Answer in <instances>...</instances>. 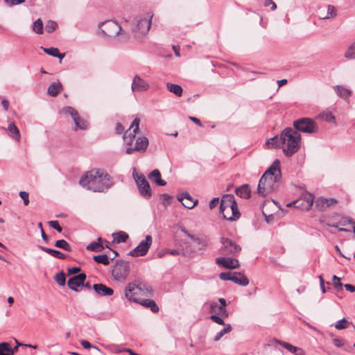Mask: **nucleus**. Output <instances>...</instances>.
Segmentation results:
<instances>
[{
  "label": "nucleus",
  "instance_id": "nucleus-1",
  "mask_svg": "<svg viewBox=\"0 0 355 355\" xmlns=\"http://www.w3.org/2000/svg\"><path fill=\"white\" fill-rule=\"evenodd\" d=\"M79 184L94 192H105L113 184L110 175L102 169L89 171L80 178Z\"/></svg>",
  "mask_w": 355,
  "mask_h": 355
},
{
  "label": "nucleus",
  "instance_id": "nucleus-2",
  "mask_svg": "<svg viewBox=\"0 0 355 355\" xmlns=\"http://www.w3.org/2000/svg\"><path fill=\"white\" fill-rule=\"evenodd\" d=\"M281 179L280 162L275 159L261 177L257 187L258 194L264 197L271 193L279 187Z\"/></svg>",
  "mask_w": 355,
  "mask_h": 355
},
{
  "label": "nucleus",
  "instance_id": "nucleus-3",
  "mask_svg": "<svg viewBox=\"0 0 355 355\" xmlns=\"http://www.w3.org/2000/svg\"><path fill=\"white\" fill-rule=\"evenodd\" d=\"M281 148L285 155L291 157L298 151L301 135L291 128H285L280 135Z\"/></svg>",
  "mask_w": 355,
  "mask_h": 355
},
{
  "label": "nucleus",
  "instance_id": "nucleus-4",
  "mask_svg": "<svg viewBox=\"0 0 355 355\" xmlns=\"http://www.w3.org/2000/svg\"><path fill=\"white\" fill-rule=\"evenodd\" d=\"M98 34L109 37H119L121 42L130 41V34L122 29L121 26L114 20H107L98 24Z\"/></svg>",
  "mask_w": 355,
  "mask_h": 355
},
{
  "label": "nucleus",
  "instance_id": "nucleus-5",
  "mask_svg": "<svg viewBox=\"0 0 355 355\" xmlns=\"http://www.w3.org/2000/svg\"><path fill=\"white\" fill-rule=\"evenodd\" d=\"M220 212L223 214V218L227 220L234 221L239 218L241 214L233 195L226 194L222 197Z\"/></svg>",
  "mask_w": 355,
  "mask_h": 355
},
{
  "label": "nucleus",
  "instance_id": "nucleus-6",
  "mask_svg": "<svg viewBox=\"0 0 355 355\" xmlns=\"http://www.w3.org/2000/svg\"><path fill=\"white\" fill-rule=\"evenodd\" d=\"M153 289L147 286L146 284L139 282V284L130 283L125 289V296L130 300L135 302H139V296H152Z\"/></svg>",
  "mask_w": 355,
  "mask_h": 355
},
{
  "label": "nucleus",
  "instance_id": "nucleus-7",
  "mask_svg": "<svg viewBox=\"0 0 355 355\" xmlns=\"http://www.w3.org/2000/svg\"><path fill=\"white\" fill-rule=\"evenodd\" d=\"M130 274V265L128 261L116 260L112 270V277L116 282L122 283Z\"/></svg>",
  "mask_w": 355,
  "mask_h": 355
},
{
  "label": "nucleus",
  "instance_id": "nucleus-8",
  "mask_svg": "<svg viewBox=\"0 0 355 355\" xmlns=\"http://www.w3.org/2000/svg\"><path fill=\"white\" fill-rule=\"evenodd\" d=\"M293 126L297 130L305 133H313L318 130L316 123L309 118H302L295 121Z\"/></svg>",
  "mask_w": 355,
  "mask_h": 355
},
{
  "label": "nucleus",
  "instance_id": "nucleus-9",
  "mask_svg": "<svg viewBox=\"0 0 355 355\" xmlns=\"http://www.w3.org/2000/svg\"><path fill=\"white\" fill-rule=\"evenodd\" d=\"M220 243L222 246L219 252L222 254L236 256L241 250V248L239 245L228 238L222 237Z\"/></svg>",
  "mask_w": 355,
  "mask_h": 355
},
{
  "label": "nucleus",
  "instance_id": "nucleus-10",
  "mask_svg": "<svg viewBox=\"0 0 355 355\" xmlns=\"http://www.w3.org/2000/svg\"><path fill=\"white\" fill-rule=\"evenodd\" d=\"M133 176L136 181L137 185L138 187L139 191L141 195L145 198H149L152 196L151 189L150 184L145 178V176L142 174L138 175L136 173L135 169L133 172Z\"/></svg>",
  "mask_w": 355,
  "mask_h": 355
},
{
  "label": "nucleus",
  "instance_id": "nucleus-11",
  "mask_svg": "<svg viewBox=\"0 0 355 355\" xmlns=\"http://www.w3.org/2000/svg\"><path fill=\"white\" fill-rule=\"evenodd\" d=\"M151 26V19L144 18L137 21V24L132 28L134 37L138 40L146 35Z\"/></svg>",
  "mask_w": 355,
  "mask_h": 355
},
{
  "label": "nucleus",
  "instance_id": "nucleus-12",
  "mask_svg": "<svg viewBox=\"0 0 355 355\" xmlns=\"http://www.w3.org/2000/svg\"><path fill=\"white\" fill-rule=\"evenodd\" d=\"M152 236L150 235L146 236L145 239L142 240L135 248L132 250L128 253V255L132 257H142L146 255L152 245Z\"/></svg>",
  "mask_w": 355,
  "mask_h": 355
},
{
  "label": "nucleus",
  "instance_id": "nucleus-13",
  "mask_svg": "<svg viewBox=\"0 0 355 355\" xmlns=\"http://www.w3.org/2000/svg\"><path fill=\"white\" fill-rule=\"evenodd\" d=\"M62 112L65 114H69L71 115L76 127L74 128L75 130L78 129L85 130L87 128L88 123L87 121L80 117L78 112L72 107H66L62 109Z\"/></svg>",
  "mask_w": 355,
  "mask_h": 355
},
{
  "label": "nucleus",
  "instance_id": "nucleus-14",
  "mask_svg": "<svg viewBox=\"0 0 355 355\" xmlns=\"http://www.w3.org/2000/svg\"><path fill=\"white\" fill-rule=\"evenodd\" d=\"M140 119L136 117L131 123L128 130L123 135V141L128 146H131L135 138L136 134L139 130Z\"/></svg>",
  "mask_w": 355,
  "mask_h": 355
},
{
  "label": "nucleus",
  "instance_id": "nucleus-15",
  "mask_svg": "<svg viewBox=\"0 0 355 355\" xmlns=\"http://www.w3.org/2000/svg\"><path fill=\"white\" fill-rule=\"evenodd\" d=\"M148 146V139L146 137H139L136 139V143L134 147H128L125 150V153L130 155L134 152L144 153Z\"/></svg>",
  "mask_w": 355,
  "mask_h": 355
},
{
  "label": "nucleus",
  "instance_id": "nucleus-16",
  "mask_svg": "<svg viewBox=\"0 0 355 355\" xmlns=\"http://www.w3.org/2000/svg\"><path fill=\"white\" fill-rule=\"evenodd\" d=\"M216 263L227 269L237 268L240 266L237 259L230 257H218L216 259Z\"/></svg>",
  "mask_w": 355,
  "mask_h": 355
},
{
  "label": "nucleus",
  "instance_id": "nucleus-17",
  "mask_svg": "<svg viewBox=\"0 0 355 355\" xmlns=\"http://www.w3.org/2000/svg\"><path fill=\"white\" fill-rule=\"evenodd\" d=\"M150 87L149 84L142 79L139 76L136 75L133 78L131 89L132 92H140L147 91Z\"/></svg>",
  "mask_w": 355,
  "mask_h": 355
},
{
  "label": "nucleus",
  "instance_id": "nucleus-18",
  "mask_svg": "<svg viewBox=\"0 0 355 355\" xmlns=\"http://www.w3.org/2000/svg\"><path fill=\"white\" fill-rule=\"evenodd\" d=\"M86 279V275L85 273H80L68 280V286L73 291H78L77 287L84 285Z\"/></svg>",
  "mask_w": 355,
  "mask_h": 355
},
{
  "label": "nucleus",
  "instance_id": "nucleus-19",
  "mask_svg": "<svg viewBox=\"0 0 355 355\" xmlns=\"http://www.w3.org/2000/svg\"><path fill=\"white\" fill-rule=\"evenodd\" d=\"M300 201H302V202L299 205H296V207L301 206L302 209L308 210L312 207L313 204L314 196L310 193H306L301 197L299 200L294 202V204H297Z\"/></svg>",
  "mask_w": 355,
  "mask_h": 355
},
{
  "label": "nucleus",
  "instance_id": "nucleus-20",
  "mask_svg": "<svg viewBox=\"0 0 355 355\" xmlns=\"http://www.w3.org/2000/svg\"><path fill=\"white\" fill-rule=\"evenodd\" d=\"M337 9L333 5H327L326 9V13H324V9L322 8L319 10V16L322 19H329L335 18L337 16Z\"/></svg>",
  "mask_w": 355,
  "mask_h": 355
},
{
  "label": "nucleus",
  "instance_id": "nucleus-21",
  "mask_svg": "<svg viewBox=\"0 0 355 355\" xmlns=\"http://www.w3.org/2000/svg\"><path fill=\"white\" fill-rule=\"evenodd\" d=\"M93 288L95 292L101 296H110L114 293L112 288L103 284H95L93 286Z\"/></svg>",
  "mask_w": 355,
  "mask_h": 355
},
{
  "label": "nucleus",
  "instance_id": "nucleus-22",
  "mask_svg": "<svg viewBox=\"0 0 355 355\" xmlns=\"http://www.w3.org/2000/svg\"><path fill=\"white\" fill-rule=\"evenodd\" d=\"M178 200L182 202L184 207L191 209L196 205L198 200H194L188 193H183L178 197Z\"/></svg>",
  "mask_w": 355,
  "mask_h": 355
},
{
  "label": "nucleus",
  "instance_id": "nucleus-23",
  "mask_svg": "<svg viewBox=\"0 0 355 355\" xmlns=\"http://www.w3.org/2000/svg\"><path fill=\"white\" fill-rule=\"evenodd\" d=\"M336 202V200L334 198H319L315 201L316 206L320 210H324L327 208L331 206L332 205L335 204Z\"/></svg>",
  "mask_w": 355,
  "mask_h": 355
},
{
  "label": "nucleus",
  "instance_id": "nucleus-24",
  "mask_svg": "<svg viewBox=\"0 0 355 355\" xmlns=\"http://www.w3.org/2000/svg\"><path fill=\"white\" fill-rule=\"evenodd\" d=\"M334 89L336 94L344 100H347L352 96V91L342 85H336Z\"/></svg>",
  "mask_w": 355,
  "mask_h": 355
},
{
  "label": "nucleus",
  "instance_id": "nucleus-25",
  "mask_svg": "<svg viewBox=\"0 0 355 355\" xmlns=\"http://www.w3.org/2000/svg\"><path fill=\"white\" fill-rule=\"evenodd\" d=\"M232 282L243 286H245L249 284V279L244 274L236 272H233Z\"/></svg>",
  "mask_w": 355,
  "mask_h": 355
},
{
  "label": "nucleus",
  "instance_id": "nucleus-26",
  "mask_svg": "<svg viewBox=\"0 0 355 355\" xmlns=\"http://www.w3.org/2000/svg\"><path fill=\"white\" fill-rule=\"evenodd\" d=\"M148 178L159 186H165L166 182L162 179L161 173L158 169H154L148 175Z\"/></svg>",
  "mask_w": 355,
  "mask_h": 355
},
{
  "label": "nucleus",
  "instance_id": "nucleus-27",
  "mask_svg": "<svg viewBox=\"0 0 355 355\" xmlns=\"http://www.w3.org/2000/svg\"><path fill=\"white\" fill-rule=\"evenodd\" d=\"M235 193L240 198L248 199L250 197L251 191L248 184H243L236 189Z\"/></svg>",
  "mask_w": 355,
  "mask_h": 355
},
{
  "label": "nucleus",
  "instance_id": "nucleus-28",
  "mask_svg": "<svg viewBox=\"0 0 355 355\" xmlns=\"http://www.w3.org/2000/svg\"><path fill=\"white\" fill-rule=\"evenodd\" d=\"M38 248L41 249L42 251L48 253L49 254L51 255L53 257L60 259H65L67 257V255L62 253L59 250L51 249L49 248L44 247L42 245H38Z\"/></svg>",
  "mask_w": 355,
  "mask_h": 355
},
{
  "label": "nucleus",
  "instance_id": "nucleus-29",
  "mask_svg": "<svg viewBox=\"0 0 355 355\" xmlns=\"http://www.w3.org/2000/svg\"><path fill=\"white\" fill-rule=\"evenodd\" d=\"M62 86L60 82L51 83L47 89V93L51 96H56L61 91Z\"/></svg>",
  "mask_w": 355,
  "mask_h": 355
},
{
  "label": "nucleus",
  "instance_id": "nucleus-30",
  "mask_svg": "<svg viewBox=\"0 0 355 355\" xmlns=\"http://www.w3.org/2000/svg\"><path fill=\"white\" fill-rule=\"evenodd\" d=\"M7 130L9 132V136L16 141H19L20 140V132L18 128L15 125L14 123H10L7 128Z\"/></svg>",
  "mask_w": 355,
  "mask_h": 355
},
{
  "label": "nucleus",
  "instance_id": "nucleus-31",
  "mask_svg": "<svg viewBox=\"0 0 355 355\" xmlns=\"http://www.w3.org/2000/svg\"><path fill=\"white\" fill-rule=\"evenodd\" d=\"M138 303H139L140 304H141L142 306H144L145 307L150 308V309L153 313H157V312L159 311L158 306L156 304L155 301L153 300H149V299L141 300V299H139V302Z\"/></svg>",
  "mask_w": 355,
  "mask_h": 355
},
{
  "label": "nucleus",
  "instance_id": "nucleus-32",
  "mask_svg": "<svg viewBox=\"0 0 355 355\" xmlns=\"http://www.w3.org/2000/svg\"><path fill=\"white\" fill-rule=\"evenodd\" d=\"M102 239L98 238V241H93L87 246V250L92 252H101L103 250L104 247L102 245Z\"/></svg>",
  "mask_w": 355,
  "mask_h": 355
},
{
  "label": "nucleus",
  "instance_id": "nucleus-33",
  "mask_svg": "<svg viewBox=\"0 0 355 355\" xmlns=\"http://www.w3.org/2000/svg\"><path fill=\"white\" fill-rule=\"evenodd\" d=\"M166 88L169 92L173 93L174 94H175L178 96H181L182 94V92H183L182 88L179 85L167 83Z\"/></svg>",
  "mask_w": 355,
  "mask_h": 355
},
{
  "label": "nucleus",
  "instance_id": "nucleus-34",
  "mask_svg": "<svg viewBox=\"0 0 355 355\" xmlns=\"http://www.w3.org/2000/svg\"><path fill=\"white\" fill-rule=\"evenodd\" d=\"M43 51L46 53L47 54L53 56V57H57L60 59H62L64 57V53H60L57 48H55L53 46H51L49 48H43L41 47Z\"/></svg>",
  "mask_w": 355,
  "mask_h": 355
},
{
  "label": "nucleus",
  "instance_id": "nucleus-35",
  "mask_svg": "<svg viewBox=\"0 0 355 355\" xmlns=\"http://www.w3.org/2000/svg\"><path fill=\"white\" fill-rule=\"evenodd\" d=\"M114 241L120 243H124L128 239V234L124 232H119L112 234Z\"/></svg>",
  "mask_w": 355,
  "mask_h": 355
},
{
  "label": "nucleus",
  "instance_id": "nucleus-36",
  "mask_svg": "<svg viewBox=\"0 0 355 355\" xmlns=\"http://www.w3.org/2000/svg\"><path fill=\"white\" fill-rule=\"evenodd\" d=\"M273 343L281 345L282 346H283L284 347H285L286 349H287L288 350H289L290 352H293V353H295L296 352V350L297 349V348L296 347H294L289 343H287L285 342H282L277 339L272 340L270 341V343L268 344V346L272 345Z\"/></svg>",
  "mask_w": 355,
  "mask_h": 355
},
{
  "label": "nucleus",
  "instance_id": "nucleus-37",
  "mask_svg": "<svg viewBox=\"0 0 355 355\" xmlns=\"http://www.w3.org/2000/svg\"><path fill=\"white\" fill-rule=\"evenodd\" d=\"M54 245L56 248L63 249L66 251L71 252V245L64 239L58 240L55 242Z\"/></svg>",
  "mask_w": 355,
  "mask_h": 355
},
{
  "label": "nucleus",
  "instance_id": "nucleus-38",
  "mask_svg": "<svg viewBox=\"0 0 355 355\" xmlns=\"http://www.w3.org/2000/svg\"><path fill=\"white\" fill-rule=\"evenodd\" d=\"M93 259L98 263H102L105 266L110 264V259L107 254L95 255Z\"/></svg>",
  "mask_w": 355,
  "mask_h": 355
},
{
  "label": "nucleus",
  "instance_id": "nucleus-39",
  "mask_svg": "<svg viewBox=\"0 0 355 355\" xmlns=\"http://www.w3.org/2000/svg\"><path fill=\"white\" fill-rule=\"evenodd\" d=\"M232 331V327L230 324H225V327L220 331L218 333L216 334L215 336L214 340V341H218L221 339V338L226 334Z\"/></svg>",
  "mask_w": 355,
  "mask_h": 355
},
{
  "label": "nucleus",
  "instance_id": "nucleus-40",
  "mask_svg": "<svg viewBox=\"0 0 355 355\" xmlns=\"http://www.w3.org/2000/svg\"><path fill=\"white\" fill-rule=\"evenodd\" d=\"M266 144L270 148H275L281 146L280 137H274L267 140Z\"/></svg>",
  "mask_w": 355,
  "mask_h": 355
},
{
  "label": "nucleus",
  "instance_id": "nucleus-41",
  "mask_svg": "<svg viewBox=\"0 0 355 355\" xmlns=\"http://www.w3.org/2000/svg\"><path fill=\"white\" fill-rule=\"evenodd\" d=\"M0 355H12V352L10 351L9 348V343H0Z\"/></svg>",
  "mask_w": 355,
  "mask_h": 355
},
{
  "label": "nucleus",
  "instance_id": "nucleus-42",
  "mask_svg": "<svg viewBox=\"0 0 355 355\" xmlns=\"http://www.w3.org/2000/svg\"><path fill=\"white\" fill-rule=\"evenodd\" d=\"M349 324L350 322L349 321H347L345 318H343L336 322L335 324V328L338 330L345 329L348 328Z\"/></svg>",
  "mask_w": 355,
  "mask_h": 355
},
{
  "label": "nucleus",
  "instance_id": "nucleus-43",
  "mask_svg": "<svg viewBox=\"0 0 355 355\" xmlns=\"http://www.w3.org/2000/svg\"><path fill=\"white\" fill-rule=\"evenodd\" d=\"M33 31L38 33V34H40L42 33V30H43V23H42V21L40 19H37L34 23H33Z\"/></svg>",
  "mask_w": 355,
  "mask_h": 355
},
{
  "label": "nucleus",
  "instance_id": "nucleus-44",
  "mask_svg": "<svg viewBox=\"0 0 355 355\" xmlns=\"http://www.w3.org/2000/svg\"><path fill=\"white\" fill-rule=\"evenodd\" d=\"M333 343L334 345L337 347H343V349L345 351L349 352L351 349L350 347H345V340L342 338H334L333 339Z\"/></svg>",
  "mask_w": 355,
  "mask_h": 355
},
{
  "label": "nucleus",
  "instance_id": "nucleus-45",
  "mask_svg": "<svg viewBox=\"0 0 355 355\" xmlns=\"http://www.w3.org/2000/svg\"><path fill=\"white\" fill-rule=\"evenodd\" d=\"M55 280L58 285L64 286L66 283V279L64 272H61L60 273L56 274L55 277Z\"/></svg>",
  "mask_w": 355,
  "mask_h": 355
},
{
  "label": "nucleus",
  "instance_id": "nucleus-46",
  "mask_svg": "<svg viewBox=\"0 0 355 355\" xmlns=\"http://www.w3.org/2000/svg\"><path fill=\"white\" fill-rule=\"evenodd\" d=\"M58 26V24H56V22L53 21H49L45 27H44V29L45 31L47 32V33H51L53 32V31L55 30V28H57Z\"/></svg>",
  "mask_w": 355,
  "mask_h": 355
},
{
  "label": "nucleus",
  "instance_id": "nucleus-47",
  "mask_svg": "<svg viewBox=\"0 0 355 355\" xmlns=\"http://www.w3.org/2000/svg\"><path fill=\"white\" fill-rule=\"evenodd\" d=\"M345 57L348 59L355 58V46H349L347 51L345 52Z\"/></svg>",
  "mask_w": 355,
  "mask_h": 355
},
{
  "label": "nucleus",
  "instance_id": "nucleus-48",
  "mask_svg": "<svg viewBox=\"0 0 355 355\" xmlns=\"http://www.w3.org/2000/svg\"><path fill=\"white\" fill-rule=\"evenodd\" d=\"M48 223L51 227L56 230L58 232H61L62 231V228L58 220H51Z\"/></svg>",
  "mask_w": 355,
  "mask_h": 355
},
{
  "label": "nucleus",
  "instance_id": "nucleus-49",
  "mask_svg": "<svg viewBox=\"0 0 355 355\" xmlns=\"http://www.w3.org/2000/svg\"><path fill=\"white\" fill-rule=\"evenodd\" d=\"M334 286L336 290H342L343 284L340 283V279L336 275L333 277Z\"/></svg>",
  "mask_w": 355,
  "mask_h": 355
},
{
  "label": "nucleus",
  "instance_id": "nucleus-50",
  "mask_svg": "<svg viewBox=\"0 0 355 355\" xmlns=\"http://www.w3.org/2000/svg\"><path fill=\"white\" fill-rule=\"evenodd\" d=\"M233 273L231 272H221L219 275V277L222 280L232 281Z\"/></svg>",
  "mask_w": 355,
  "mask_h": 355
},
{
  "label": "nucleus",
  "instance_id": "nucleus-51",
  "mask_svg": "<svg viewBox=\"0 0 355 355\" xmlns=\"http://www.w3.org/2000/svg\"><path fill=\"white\" fill-rule=\"evenodd\" d=\"M19 196L23 199L24 205H28L29 203L28 193L26 191H20Z\"/></svg>",
  "mask_w": 355,
  "mask_h": 355
},
{
  "label": "nucleus",
  "instance_id": "nucleus-52",
  "mask_svg": "<svg viewBox=\"0 0 355 355\" xmlns=\"http://www.w3.org/2000/svg\"><path fill=\"white\" fill-rule=\"evenodd\" d=\"M209 318L213 322H216V323H217L218 324H224V325H225V323H224L223 320L220 317H219V316H218L216 315H212L210 316Z\"/></svg>",
  "mask_w": 355,
  "mask_h": 355
},
{
  "label": "nucleus",
  "instance_id": "nucleus-53",
  "mask_svg": "<svg viewBox=\"0 0 355 355\" xmlns=\"http://www.w3.org/2000/svg\"><path fill=\"white\" fill-rule=\"evenodd\" d=\"M263 5L265 7L271 6L272 10H275L277 8V5L272 0H265Z\"/></svg>",
  "mask_w": 355,
  "mask_h": 355
},
{
  "label": "nucleus",
  "instance_id": "nucleus-54",
  "mask_svg": "<svg viewBox=\"0 0 355 355\" xmlns=\"http://www.w3.org/2000/svg\"><path fill=\"white\" fill-rule=\"evenodd\" d=\"M209 309L211 312H219L220 305L217 302H213L210 304Z\"/></svg>",
  "mask_w": 355,
  "mask_h": 355
},
{
  "label": "nucleus",
  "instance_id": "nucleus-55",
  "mask_svg": "<svg viewBox=\"0 0 355 355\" xmlns=\"http://www.w3.org/2000/svg\"><path fill=\"white\" fill-rule=\"evenodd\" d=\"M4 1L9 6H15L24 3L25 0H4Z\"/></svg>",
  "mask_w": 355,
  "mask_h": 355
},
{
  "label": "nucleus",
  "instance_id": "nucleus-56",
  "mask_svg": "<svg viewBox=\"0 0 355 355\" xmlns=\"http://www.w3.org/2000/svg\"><path fill=\"white\" fill-rule=\"evenodd\" d=\"M219 203V198H213L209 203V207L211 209L215 208Z\"/></svg>",
  "mask_w": 355,
  "mask_h": 355
},
{
  "label": "nucleus",
  "instance_id": "nucleus-57",
  "mask_svg": "<svg viewBox=\"0 0 355 355\" xmlns=\"http://www.w3.org/2000/svg\"><path fill=\"white\" fill-rule=\"evenodd\" d=\"M67 271H68V274L69 275L76 274V273L79 272L80 271V268H79V267L69 268H68Z\"/></svg>",
  "mask_w": 355,
  "mask_h": 355
},
{
  "label": "nucleus",
  "instance_id": "nucleus-58",
  "mask_svg": "<svg viewBox=\"0 0 355 355\" xmlns=\"http://www.w3.org/2000/svg\"><path fill=\"white\" fill-rule=\"evenodd\" d=\"M323 117L327 121H331L335 119L334 115L331 112H327L323 114Z\"/></svg>",
  "mask_w": 355,
  "mask_h": 355
},
{
  "label": "nucleus",
  "instance_id": "nucleus-59",
  "mask_svg": "<svg viewBox=\"0 0 355 355\" xmlns=\"http://www.w3.org/2000/svg\"><path fill=\"white\" fill-rule=\"evenodd\" d=\"M124 130V128L122 124L118 123L116 125L115 131L116 134H121Z\"/></svg>",
  "mask_w": 355,
  "mask_h": 355
},
{
  "label": "nucleus",
  "instance_id": "nucleus-60",
  "mask_svg": "<svg viewBox=\"0 0 355 355\" xmlns=\"http://www.w3.org/2000/svg\"><path fill=\"white\" fill-rule=\"evenodd\" d=\"M80 344L85 349H89L93 347V345H92L91 343L87 340H82Z\"/></svg>",
  "mask_w": 355,
  "mask_h": 355
},
{
  "label": "nucleus",
  "instance_id": "nucleus-61",
  "mask_svg": "<svg viewBox=\"0 0 355 355\" xmlns=\"http://www.w3.org/2000/svg\"><path fill=\"white\" fill-rule=\"evenodd\" d=\"M319 278H320V288H321L322 293H324L326 292L325 287H324V281L321 275L319 276Z\"/></svg>",
  "mask_w": 355,
  "mask_h": 355
},
{
  "label": "nucleus",
  "instance_id": "nucleus-62",
  "mask_svg": "<svg viewBox=\"0 0 355 355\" xmlns=\"http://www.w3.org/2000/svg\"><path fill=\"white\" fill-rule=\"evenodd\" d=\"M219 313L221 314V316L222 317H227L228 316V313L226 310L225 308L223 307V306H220V311Z\"/></svg>",
  "mask_w": 355,
  "mask_h": 355
},
{
  "label": "nucleus",
  "instance_id": "nucleus-63",
  "mask_svg": "<svg viewBox=\"0 0 355 355\" xmlns=\"http://www.w3.org/2000/svg\"><path fill=\"white\" fill-rule=\"evenodd\" d=\"M1 105L4 109L5 111H7L9 107V101L6 99H3L1 101Z\"/></svg>",
  "mask_w": 355,
  "mask_h": 355
},
{
  "label": "nucleus",
  "instance_id": "nucleus-64",
  "mask_svg": "<svg viewBox=\"0 0 355 355\" xmlns=\"http://www.w3.org/2000/svg\"><path fill=\"white\" fill-rule=\"evenodd\" d=\"M344 286L347 291H348L351 293H353L355 291V286L352 284H345Z\"/></svg>",
  "mask_w": 355,
  "mask_h": 355
}]
</instances>
